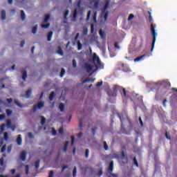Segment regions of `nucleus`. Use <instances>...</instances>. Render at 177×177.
I'll return each mask as SVG.
<instances>
[{
  "label": "nucleus",
  "instance_id": "1",
  "mask_svg": "<svg viewBox=\"0 0 177 177\" xmlns=\"http://www.w3.org/2000/svg\"><path fill=\"white\" fill-rule=\"evenodd\" d=\"M93 62L95 63L94 65L91 64H84V69L86 70V73H95V71H97L98 68L100 70L104 68V65L102 63V62H100V59L97 57V55H96V53L93 54Z\"/></svg>",
  "mask_w": 177,
  "mask_h": 177
},
{
  "label": "nucleus",
  "instance_id": "2",
  "mask_svg": "<svg viewBox=\"0 0 177 177\" xmlns=\"http://www.w3.org/2000/svg\"><path fill=\"white\" fill-rule=\"evenodd\" d=\"M151 32L152 34V44L151 48V52L154 49V45L156 44V37H157V32H156V29L153 24H151Z\"/></svg>",
  "mask_w": 177,
  "mask_h": 177
},
{
  "label": "nucleus",
  "instance_id": "3",
  "mask_svg": "<svg viewBox=\"0 0 177 177\" xmlns=\"http://www.w3.org/2000/svg\"><path fill=\"white\" fill-rule=\"evenodd\" d=\"M158 84L163 88H170L171 83L168 80H162L158 82Z\"/></svg>",
  "mask_w": 177,
  "mask_h": 177
},
{
  "label": "nucleus",
  "instance_id": "4",
  "mask_svg": "<svg viewBox=\"0 0 177 177\" xmlns=\"http://www.w3.org/2000/svg\"><path fill=\"white\" fill-rule=\"evenodd\" d=\"M19 158L21 161H26V158H27V152L26 151H22L19 155Z\"/></svg>",
  "mask_w": 177,
  "mask_h": 177
},
{
  "label": "nucleus",
  "instance_id": "5",
  "mask_svg": "<svg viewBox=\"0 0 177 177\" xmlns=\"http://www.w3.org/2000/svg\"><path fill=\"white\" fill-rule=\"evenodd\" d=\"M113 169H114V162L111 161V162L109 163V166L108 167V171H109V174L113 173Z\"/></svg>",
  "mask_w": 177,
  "mask_h": 177
},
{
  "label": "nucleus",
  "instance_id": "6",
  "mask_svg": "<svg viewBox=\"0 0 177 177\" xmlns=\"http://www.w3.org/2000/svg\"><path fill=\"white\" fill-rule=\"evenodd\" d=\"M17 143L19 146H21L22 143H23V140L21 139V135H18L17 138Z\"/></svg>",
  "mask_w": 177,
  "mask_h": 177
},
{
  "label": "nucleus",
  "instance_id": "7",
  "mask_svg": "<svg viewBox=\"0 0 177 177\" xmlns=\"http://www.w3.org/2000/svg\"><path fill=\"white\" fill-rule=\"evenodd\" d=\"M146 57V55L144 54L141 56L138 57L137 58L134 59V62L136 63V62H140V60H143Z\"/></svg>",
  "mask_w": 177,
  "mask_h": 177
},
{
  "label": "nucleus",
  "instance_id": "8",
  "mask_svg": "<svg viewBox=\"0 0 177 177\" xmlns=\"http://www.w3.org/2000/svg\"><path fill=\"white\" fill-rule=\"evenodd\" d=\"M21 74L22 80H24V81H26V80H27V71H26V68H24V71H21Z\"/></svg>",
  "mask_w": 177,
  "mask_h": 177
},
{
  "label": "nucleus",
  "instance_id": "9",
  "mask_svg": "<svg viewBox=\"0 0 177 177\" xmlns=\"http://www.w3.org/2000/svg\"><path fill=\"white\" fill-rule=\"evenodd\" d=\"M1 20H6V11H5V10H1Z\"/></svg>",
  "mask_w": 177,
  "mask_h": 177
},
{
  "label": "nucleus",
  "instance_id": "10",
  "mask_svg": "<svg viewBox=\"0 0 177 177\" xmlns=\"http://www.w3.org/2000/svg\"><path fill=\"white\" fill-rule=\"evenodd\" d=\"M109 5H110V1L108 0L105 2L104 9L102 10V13H104L106 12V10H107V8H109Z\"/></svg>",
  "mask_w": 177,
  "mask_h": 177
},
{
  "label": "nucleus",
  "instance_id": "11",
  "mask_svg": "<svg viewBox=\"0 0 177 177\" xmlns=\"http://www.w3.org/2000/svg\"><path fill=\"white\" fill-rule=\"evenodd\" d=\"M56 96V93H55V91H52L50 93V95L48 97V99L50 102H52V100H53V99H55V97Z\"/></svg>",
  "mask_w": 177,
  "mask_h": 177
},
{
  "label": "nucleus",
  "instance_id": "12",
  "mask_svg": "<svg viewBox=\"0 0 177 177\" xmlns=\"http://www.w3.org/2000/svg\"><path fill=\"white\" fill-rule=\"evenodd\" d=\"M108 95L109 96H113V97L117 96V90H113V91H109Z\"/></svg>",
  "mask_w": 177,
  "mask_h": 177
},
{
  "label": "nucleus",
  "instance_id": "13",
  "mask_svg": "<svg viewBox=\"0 0 177 177\" xmlns=\"http://www.w3.org/2000/svg\"><path fill=\"white\" fill-rule=\"evenodd\" d=\"M122 97H128L129 95H128V91L125 88L122 89Z\"/></svg>",
  "mask_w": 177,
  "mask_h": 177
},
{
  "label": "nucleus",
  "instance_id": "14",
  "mask_svg": "<svg viewBox=\"0 0 177 177\" xmlns=\"http://www.w3.org/2000/svg\"><path fill=\"white\" fill-rule=\"evenodd\" d=\"M99 34L100 37L102 38V39H104V38H106V33H104V31L103 30H100Z\"/></svg>",
  "mask_w": 177,
  "mask_h": 177
},
{
  "label": "nucleus",
  "instance_id": "15",
  "mask_svg": "<svg viewBox=\"0 0 177 177\" xmlns=\"http://www.w3.org/2000/svg\"><path fill=\"white\" fill-rule=\"evenodd\" d=\"M53 35V32L52 31H50L48 34V36H47V41L48 42H50V41H52V37Z\"/></svg>",
  "mask_w": 177,
  "mask_h": 177
},
{
  "label": "nucleus",
  "instance_id": "16",
  "mask_svg": "<svg viewBox=\"0 0 177 177\" xmlns=\"http://www.w3.org/2000/svg\"><path fill=\"white\" fill-rule=\"evenodd\" d=\"M91 81L92 82H95V79H91V78H86V80H84L82 84V85H84V84H86V82H91Z\"/></svg>",
  "mask_w": 177,
  "mask_h": 177
},
{
  "label": "nucleus",
  "instance_id": "17",
  "mask_svg": "<svg viewBox=\"0 0 177 177\" xmlns=\"http://www.w3.org/2000/svg\"><path fill=\"white\" fill-rule=\"evenodd\" d=\"M50 19V15L49 14L45 15L44 23H48Z\"/></svg>",
  "mask_w": 177,
  "mask_h": 177
},
{
  "label": "nucleus",
  "instance_id": "18",
  "mask_svg": "<svg viewBox=\"0 0 177 177\" xmlns=\"http://www.w3.org/2000/svg\"><path fill=\"white\" fill-rule=\"evenodd\" d=\"M68 143H70V142H68V141H66V142H65V145H64V148H63V151H64V153H66V152H67V149H68Z\"/></svg>",
  "mask_w": 177,
  "mask_h": 177
},
{
  "label": "nucleus",
  "instance_id": "19",
  "mask_svg": "<svg viewBox=\"0 0 177 177\" xmlns=\"http://www.w3.org/2000/svg\"><path fill=\"white\" fill-rule=\"evenodd\" d=\"M78 12H80L78 11V8H75L73 15V19H77V17L78 16Z\"/></svg>",
  "mask_w": 177,
  "mask_h": 177
},
{
  "label": "nucleus",
  "instance_id": "20",
  "mask_svg": "<svg viewBox=\"0 0 177 177\" xmlns=\"http://www.w3.org/2000/svg\"><path fill=\"white\" fill-rule=\"evenodd\" d=\"M37 106V107L38 108V109H42V107H44V102H39L38 103H37V104L36 105Z\"/></svg>",
  "mask_w": 177,
  "mask_h": 177
},
{
  "label": "nucleus",
  "instance_id": "21",
  "mask_svg": "<svg viewBox=\"0 0 177 177\" xmlns=\"http://www.w3.org/2000/svg\"><path fill=\"white\" fill-rule=\"evenodd\" d=\"M31 93H32V91H31V89H28V91H26V96L28 99H29V97H31Z\"/></svg>",
  "mask_w": 177,
  "mask_h": 177
},
{
  "label": "nucleus",
  "instance_id": "22",
  "mask_svg": "<svg viewBox=\"0 0 177 177\" xmlns=\"http://www.w3.org/2000/svg\"><path fill=\"white\" fill-rule=\"evenodd\" d=\"M37 31H38V25H35L32 29V34H37Z\"/></svg>",
  "mask_w": 177,
  "mask_h": 177
},
{
  "label": "nucleus",
  "instance_id": "23",
  "mask_svg": "<svg viewBox=\"0 0 177 177\" xmlns=\"http://www.w3.org/2000/svg\"><path fill=\"white\" fill-rule=\"evenodd\" d=\"M64 107H65L64 104H63V103L59 104V109L62 113H63V111H64Z\"/></svg>",
  "mask_w": 177,
  "mask_h": 177
},
{
  "label": "nucleus",
  "instance_id": "24",
  "mask_svg": "<svg viewBox=\"0 0 177 177\" xmlns=\"http://www.w3.org/2000/svg\"><path fill=\"white\" fill-rule=\"evenodd\" d=\"M21 19L23 21L24 20H26V14L24 10H21Z\"/></svg>",
  "mask_w": 177,
  "mask_h": 177
},
{
  "label": "nucleus",
  "instance_id": "25",
  "mask_svg": "<svg viewBox=\"0 0 177 177\" xmlns=\"http://www.w3.org/2000/svg\"><path fill=\"white\" fill-rule=\"evenodd\" d=\"M14 103H15V104H17V106H18V107H23V104H21V103L20 102H19L18 100H15Z\"/></svg>",
  "mask_w": 177,
  "mask_h": 177
},
{
  "label": "nucleus",
  "instance_id": "26",
  "mask_svg": "<svg viewBox=\"0 0 177 177\" xmlns=\"http://www.w3.org/2000/svg\"><path fill=\"white\" fill-rule=\"evenodd\" d=\"M6 113L8 117H10V115H12L13 111L10 109H6Z\"/></svg>",
  "mask_w": 177,
  "mask_h": 177
},
{
  "label": "nucleus",
  "instance_id": "27",
  "mask_svg": "<svg viewBox=\"0 0 177 177\" xmlns=\"http://www.w3.org/2000/svg\"><path fill=\"white\" fill-rule=\"evenodd\" d=\"M68 13H70V11L68 10H66L64 15V20H67V17L68 16Z\"/></svg>",
  "mask_w": 177,
  "mask_h": 177
},
{
  "label": "nucleus",
  "instance_id": "28",
  "mask_svg": "<svg viewBox=\"0 0 177 177\" xmlns=\"http://www.w3.org/2000/svg\"><path fill=\"white\" fill-rule=\"evenodd\" d=\"M6 126L8 127V128L12 127V121L8 119L6 120Z\"/></svg>",
  "mask_w": 177,
  "mask_h": 177
},
{
  "label": "nucleus",
  "instance_id": "29",
  "mask_svg": "<svg viewBox=\"0 0 177 177\" xmlns=\"http://www.w3.org/2000/svg\"><path fill=\"white\" fill-rule=\"evenodd\" d=\"M81 49H82V44L81 41H77V50H81Z\"/></svg>",
  "mask_w": 177,
  "mask_h": 177
},
{
  "label": "nucleus",
  "instance_id": "30",
  "mask_svg": "<svg viewBox=\"0 0 177 177\" xmlns=\"http://www.w3.org/2000/svg\"><path fill=\"white\" fill-rule=\"evenodd\" d=\"M165 138L168 140H171V135L169 134V132H168V131L165 132Z\"/></svg>",
  "mask_w": 177,
  "mask_h": 177
},
{
  "label": "nucleus",
  "instance_id": "31",
  "mask_svg": "<svg viewBox=\"0 0 177 177\" xmlns=\"http://www.w3.org/2000/svg\"><path fill=\"white\" fill-rule=\"evenodd\" d=\"M41 125H44L45 122H46V119L44 116H41Z\"/></svg>",
  "mask_w": 177,
  "mask_h": 177
},
{
  "label": "nucleus",
  "instance_id": "32",
  "mask_svg": "<svg viewBox=\"0 0 177 177\" xmlns=\"http://www.w3.org/2000/svg\"><path fill=\"white\" fill-rule=\"evenodd\" d=\"M91 130H92L93 136H95V135H96V131H97V127L95 126L93 127Z\"/></svg>",
  "mask_w": 177,
  "mask_h": 177
},
{
  "label": "nucleus",
  "instance_id": "33",
  "mask_svg": "<svg viewBox=\"0 0 177 177\" xmlns=\"http://www.w3.org/2000/svg\"><path fill=\"white\" fill-rule=\"evenodd\" d=\"M77 8L76 9H77V11L82 10V8H81V1L77 2Z\"/></svg>",
  "mask_w": 177,
  "mask_h": 177
},
{
  "label": "nucleus",
  "instance_id": "34",
  "mask_svg": "<svg viewBox=\"0 0 177 177\" xmlns=\"http://www.w3.org/2000/svg\"><path fill=\"white\" fill-rule=\"evenodd\" d=\"M83 35H88V28H83Z\"/></svg>",
  "mask_w": 177,
  "mask_h": 177
},
{
  "label": "nucleus",
  "instance_id": "35",
  "mask_svg": "<svg viewBox=\"0 0 177 177\" xmlns=\"http://www.w3.org/2000/svg\"><path fill=\"white\" fill-rule=\"evenodd\" d=\"M39 162H40L39 160H37L35 162V167L36 169H38V168H39Z\"/></svg>",
  "mask_w": 177,
  "mask_h": 177
},
{
  "label": "nucleus",
  "instance_id": "36",
  "mask_svg": "<svg viewBox=\"0 0 177 177\" xmlns=\"http://www.w3.org/2000/svg\"><path fill=\"white\" fill-rule=\"evenodd\" d=\"M6 127V124H2L1 126H0V129H1V132H3L5 131V128Z\"/></svg>",
  "mask_w": 177,
  "mask_h": 177
},
{
  "label": "nucleus",
  "instance_id": "37",
  "mask_svg": "<svg viewBox=\"0 0 177 177\" xmlns=\"http://www.w3.org/2000/svg\"><path fill=\"white\" fill-rule=\"evenodd\" d=\"M95 31V25L93 24H91V32L93 34Z\"/></svg>",
  "mask_w": 177,
  "mask_h": 177
},
{
  "label": "nucleus",
  "instance_id": "38",
  "mask_svg": "<svg viewBox=\"0 0 177 177\" xmlns=\"http://www.w3.org/2000/svg\"><path fill=\"white\" fill-rule=\"evenodd\" d=\"M73 176L75 177L77 176V167H75L73 170Z\"/></svg>",
  "mask_w": 177,
  "mask_h": 177
},
{
  "label": "nucleus",
  "instance_id": "39",
  "mask_svg": "<svg viewBox=\"0 0 177 177\" xmlns=\"http://www.w3.org/2000/svg\"><path fill=\"white\" fill-rule=\"evenodd\" d=\"M9 139V133L8 132L4 133V140L7 141Z\"/></svg>",
  "mask_w": 177,
  "mask_h": 177
},
{
  "label": "nucleus",
  "instance_id": "40",
  "mask_svg": "<svg viewBox=\"0 0 177 177\" xmlns=\"http://www.w3.org/2000/svg\"><path fill=\"white\" fill-rule=\"evenodd\" d=\"M103 145H104V150H109V145H107V142H106L105 141L103 142Z\"/></svg>",
  "mask_w": 177,
  "mask_h": 177
},
{
  "label": "nucleus",
  "instance_id": "41",
  "mask_svg": "<svg viewBox=\"0 0 177 177\" xmlns=\"http://www.w3.org/2000/svg\"><path fill=\"white\" fill-rule=\"evenodd\" d=\"M64 74H66V71L64 70V68H62L61 73H60L61 78H62V77L64 75Z\"/></svg>",
  "mask_w": 177,
  "mask_h": 177
},
{
  "label": "nucleus",
  "instance_id": "42",
  "mask_svg": "<svg viewBox=\"0 0 177 177\" xmlns=\"http://www.w3.org/2000/svg\"><path fill=\"white\" fill-rule=\"evenodd\" d=\"M57 53L61 56H63V50L60 47L58 48Z\"/></svg>",
  "mask_w": 177,
  "mask_h": 177
},
{
  "label": "nucleus",
  "instance_id": "43",
  "mask_svg": "<svg viewBox=\"0 0 177 177\" xmlns=\"http://www.w3.org/2000/svg\"><path fill=\"white\" fill-rule=\"evenodd\" d=\"M49 26H50V24H42L41 28H48Z\"/></svg>",
  "mask_w": 177,
  "mask_h": 177
},
{
  "label": "nucleus",
  "instance_id": "44",
  "mask_svg": "<svg viewBox=\"0 0 177 177\" xmlns=\"http://www.w3.org/2000/svg\"><path fill=\"white\" fill-rule=\"evenodd\" d=\"M94 8H95V9H97V8H99V0H97V1L94 3Z\"/></svg>",
  "mask_w": 177,
  "mask_h": 177
},
{
  "label": "nucleus",
  "instance_id": "45",
  "mask_svg": "<svg viewBox=\"0 0 177 177\" xmlns=\"http://www.w3.org/2000/svg\"><path fill=\"white\" fill-rule=\"evenodd\" d=\"M133 162H134V165H136V167H139V163L138 162V160H136V158H133Z\"/></svg>",
  "mask_w": 177,
  "mask_h": 177
},
{
  "label": "nucleus",
  "instance_id": "46",
  "mask_svg": "<svg viewBox=\"0 0 177 177\" xmlns=\"http://www.w3.org/2000/svg\"><path fill=\"white\" fill-rule=\"evenodd\" d=\"M104 20H105V21H106V20H107V17H109V12L106 11V12H104Z\"/></svg>",
  "mask_w": 177,
  "mask_h": 177
},
{
  "label": "nucleus",
  "instance_id": "47",
  "mask_svg": "<svg viewBox=\"0 0 177 177\" xmlns=\"http://www.w3.org/2000/svg\"><path fill=\"white\" fill-rule=\"evenodd\" d=\"M102 175H103V169H100L98 171L97 176H102Z\"/></svg>",
  "mask_w": 177,
  "mask_h": 177
},
{
  "label": "nucleus",
  "instance_id": "48",
  "mask_svg": "<svg viewBox=\"0 0 177 177\" xmlns=\"http://www.w3.org/2000/svg\"><path fill=\"white\" fill-rule=\"evenodd\" d=\"M91 13H92L91 10H89L87 13V17H86L87 21L89 20V19H91Z\"/></svg>",
  "mask_w": 177,
  "mask_h": 177
},
{
  "label": "nucleus",
  "instance_id": "49",
  "mask_svg": "<svg viewBox=\"0 0 177 177\" xmlns=\"http://www.w3.org/2000/svg\"><path fill=\"white\" fill-rule=\"evenodd\" d=\"M6 150V145H4L1 147V153H5Z\"/></svg>",
  "mask_w": 177,
  "mask_h": 177
},
{
  "label": "nucleus",
  "instance_id": "50",
  "mask_svg": "<svg viewBox=\"0 0 177 177\" xmlns=\"http://www.w3.org/2000/svg\"><path fill=\"white\" fill-rule=\"evenodd\" d=\"M71 146H74V140H75L74 136H71Z\"/></svg>",
  "mask_w": 177,
  "mask_h": 177
},
{
  "label": "nucleus",
  "instance_id": "51",
  "mask_svg": "<svg viewBox=\"0 0 177 177\" xmlns=\"http://www.w3.org/2000/svg\"><path fill=\"white\" fill-rule=\"evenodd\" d=\"M125 159V152L122 151L121 152V160H124Z\"/></svg>",
  "mask_w": 177,
  "mask_h": 177
},
{
  "label": "nucleus",
  "instance_id": "52",
  "mask_svg": "<svg viewBox=\"0 0 177 177\" xmlns=\"http://www.w3.org/2000/svg\"><path fill=\"white\" fill-rule=\"evenodd\" d=\"M28 136L30 138V139H34V134H32V132H29Z\"/></svg>",
  "mask_w": 177,
  "mask_h": 177
},
{
  "label": "nucleus",
  "instance_id": "53",
  "mask_svg": "<svg viewBox=\"0 0 177 177\" xmlns=\"http://www.w3.org/2000/svg\"><path fill=\"white\" fill-rule=\"evenodd\" d=\"M73 68H77V62L75 61V59H73Z\"/></svg>",
  "mask_w": 177,
  "mask_h": 177
},
{
  "label": "nucleus",
  "instance_id": "54",
  "mask_svg": "<svg viewBox=\"0 0 177 177\" xmlns=\"http://www.w3.org/2000/svg\"><path fill=\"white\" fill-rule=\"evenodd\" d=\"M85 157L86 158H88V157H89V149H86Z\"/></svg>",
  "mask_w": 177,
  "mask_h": 177
},
{
  "label": "nucleus",
  "instance_id": "55",
  "mask_svg": "<svg viewBox=\"0 0 177 177\" xmlns=\"http://www.w3.org/2000/svg\"><path fill=\"white\" fill-rule=\"evenodd\" d=\"M6 115L5 114L0 115V121H2V120H5Z\"/></svg>",
  "mask_w": 177,
  "mask_h": 177
},
{
  "label": "nucleus",
  "instance_id": "56",
  "mask_svg": "<svg viewBox=\"0 0 177 177\" xmlns=\"http://www.w3.org/2000/svg\"><path fill=\"white\" fill-rule=\"evenodd\" d=\"M55 172L53 171H50L48 177H53Z\"/></svg>",
  "mask_w": 177,
  "mask_h": 177
},
{
  "label": "nucleus",
  "instance_id": "57",
  "mask_svg": "<svg viewBox=\"0 0 177 177\" xmlns=\"http://www.w3.org/2000/svg\"><path fill=\"white\" fill-rule=\"evenodd\" d=\"M52 133L53 136H56V135H57V131H56V129H53Z\"/></svg>",
  "mask_w": 177,
  "mask_h": 177
},
{
  "label": "nucleus",
  "instance_id": "58",
  "mask_svg": "<svg viewBox=\"0 0 177 177\" xmlns=\"http://www.w3.org/2000/svg\"><path fill=\"white\" fill-rule=\"evenodd\" d=\"M139 122H140V127H143V121L142 120L141 117H139Z\"/></svg>",
  "mask_w": 177,
  "mask_h": 177
},
{
  "label": "nucleus",
  "instance_id": "59",
  "mask_svg": "<svg viewBox=\"0 0 177 177\" xmlns=\"http://www.w3.org/2000/svg\"><path fill=\"white\" fill-rule=\"evenodd\" d=\"M12 151V145L8 147L7 152L10 153Z\"/></svg>",
  "mask_w": 177,
  "mask_h": 177
},
{
  "label": "nucleus",
  "instance_id": "60",
  "mask_svg": "<svg viewBox=\"0 0 177 177\" xmlns=\"http://www.w3.org/2000/svg\"><path fill=\"white\" fill-rule=\"evenodd\" d=\"M25 44H26V41L24 40H22L20 43L21 48H23V46H24Z\"/></svg>",
  "mask_w": 177,
  "mask_h": 177
},
{
  "label": "nucleus",
  "instance_id": "61",
  "mask_svg": "<svg viewBox=\"0 0 177 177\" xmlns=\"http://www.w3.org/2000/svg\"><path fill=\"white\" fill-rule=\"evenodd\" d=\"M4 160L3 158H0V165L3 166Z\"/></svg>",
  "mask_w": 177,
  "mask_h": 177
},
{
  "label": "nucleus",
  "instance_id": "62",
  "mask_svg": "<svg viewBox=\"0 0 177 177\" xmlns=\"http://www.w3.org/2000/svg\"><path fill=\"white\" fill-rule=\"evenodd\" d=\"M134 15L133 14H130L128 18V20H132V19H133Z\"/></svg>",
  "mask_w": 177,
  "mask_h": 177
},
{
  "label": "nucleus",
  "instance_id": "63",
  "mask_svg": "<svg viewBox=\"0 0 177 177\" xmlns=\"http://www.w3.org/2000/svg\"><path fill=\"white\" fill-rule=\"evenodd\" d=\"M6 101L8 102V103L10 104V103H12V102H13V99L12 98H7Z\"/></svg>",
  "mask_w": 177,
  "mask_h": 177
},
{
  "label": "nucleus",
  "instance_id": "64",
  "mask_svg": "<svg viewBox=\"0 0 177 177\" xmlns=\"http://www.w3.org/2000/svg\"><path fill=\"white\" fill-rule=\"evenodd\" d=\"M102 85H103V82H99L97 83L96 86L99 87L102 86Z\"/></svg>",
  "mask_w": 177,
  "mask_h": 177
}]
</instances>
